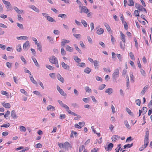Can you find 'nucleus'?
Returning <instances> with one entry per match:
<instances>
[{
	"label": "nucleus",
	"mask_w": 152,
	"mask_h": 152,
	"mask_svg": "<svg viewBox=\"0 0 152 152\" xmlns=\"http://www.w3.org/2000/svg\"><path fill=\"white\" fill-rule=\"evenodd\" d=\"M119 72L118 69H116L114 71L112 74L113 80L115 83H117V78L119 76Z\"/></svg>",
	"instance_id": "obj_1"
},
{
	"label": "nucleus",
	"mask_w": 152,
	"mask_h": 152,
	"mask_svg": "<svg viewBox=\"0 0 152 152\" xmlns=\"http://www.w3.org/2000/svg\"><path fill=\"white\" fill-rule=\"evenodd\" d=\"M79 8L80 10V12L81 13H87L89 11V10L85 6H81Z\"/></svg>",
	"instance_id": "obj_2"
},
{
	"label": "nucleus",
	"mask_w": 152,
	"mask_h": 152,
	"mask_svg": "<svg viewBox=\"0 0 152 152\" xmlns=\"http://www.w3.org/2000/svg\"><path fill=\"white\" fill-rule=\"evenodd\" d=\"M49 60L50 63L53 64L56 62H57L58 61L57 59L53 56L50 57L49 58Z\"/></svg>",
	"instance_id": "obj_3"
},
{
	"label": "nucleus",
	"mask_w": 152,
	"mask_h": 152,
	"mask_svg": "<svg viewBox=\"0 0 152 152\" xmlns=\"http://www.w3.org/2000/svg\"><path fill=\"white\" fill-rule=\"evenodd\" d=\"M57 89L61 95L63 96H66V93L64 92L63 90L59 86H57Z\"/></svg>",
	"instance_id": "obj_4"
},
{
	"label": "nucleus",
	"mask_w": 152,
	"mask_h": 152,
	"mask_svg": "<svg viewBox=\"0 0 152 152\" xmlns=\"http://www.w3.org/2000/svg\"><path fill=\"white\" fill-rule=\"evenodd\" d=\"M113 146V144L112 143H110L108 144L107 147H105V148L106 151H110L112 150Z\"/></svg>",
	"instance_id": "obj_5"
},
{
	"label": "nucleus",
	"mask_w": 152,
	"mask_h": 152,
	"mask_svg": "<svg viewBox=\"0 0 152 152\" xmlns=\"http://www.w3.org/2000/svg\"><path fill=\"white\" fill-rule=\"evenodd\" d=\"M29 8L37 12H39V9L36 7L35 6L33 5H30L28 6Z\"/></svg>",
	"instance_id": "obj_6"
},
{
	"label": "nucleus",
	"mask_w": 152,
	"mask_h": 152,
	"mask_svg": "<svg viewBox=\"0 0 152 152\" xmlns=\"http://www.w3.org/2000/svg\"><path fill=\"white\" fill-rule=\"evenodd\" d=\"M30 46V44L29 42L28 41H27L23 44V49L24 50H26L27 48L28 47H29Z\"/></svg>",
	"instance_id": "obj_7"
},
{
	"label": "nucleus",
	"mask_w": 152,
	"mask_h": 152,
	"mask_svg": "<svg viewBox=\"0 0 152 152\" xmlns=\"http://www.w3.org/2000/svg\"><path fill=\"white\" fill-rule=\"evenodd\" d=\"M70 41L68 40H67L65 39H63L61 41V45L64 47L66 44L69 42Z\"/></svg>",
	"instance_id": "obj_8"
},
{
	"label": "nucleus",
	"mask_w": 152,
	"mask_h": 152,
	"mask_svg": "<svg viewBox=\"0 0 152 152\" xmlns=\"http://www.w3.org/2000/svg\"><path fill=\"white\" fill-rule=\"evenodd\" d=\"M56 76L58 80H60L62 83H63L64 82V79L63 77H61V76L60 74H59V73L57 74Z\"/></svg>",
	"instance_id": "obj_9"
},
{
	"label": "nucleus",
	"mask_w": 152,
	"mask_h": 152,
	"mask_svg": "<svg viewBox=\"0 0 152 152\" xmlns=\"http://www.w3.org/2000/svg\"><path fill=\"white\" fill-rule=\"evenodd\" d=\"M120 137L117 135H114L112 136L111 139L113 142H115L117 140L119 139Z\"/></svg>",
	"instance_id": "obj_10"
},
{
	"label": "nucleus",
	"mask_w": 152,
	"mask_h": 152,
	"mask_svg": "<svg viewBox=\"0 0 152 152\" xmlns=\"http://www.w3.org/2000/svg\"><path fill=\"white\" fill-rule=\"evenodd\" d=\"M61 64L62 67L64 69L68 70L69 69V66L67 65L64 62H61Z\"/></svg>",
	"instance_id": "obj_11"
},
{
	"label": "nucleus",
	"mask_w": 152,
	"mask_h": 152,
	"mask_svg": "<svg viewBox=\"0 0 152 152\" xmlns=\"http://www.w3.org/2000/svg\"><path fill=\"white\" fill-rule=\"evenodd\" d=\"M104 29L101 28L98 29L96 32V33L98 35H101L103 33Z\"/></svg>",
	"instance_id": "obj_12"
},
{
	"label": "nucleus",
	"mask_w": 152,
	"mask_h": 152,
	"mask_svg": "<svg viewBox=\"0 0 152 152\" xmlns=\"http://www.w3.org/2000/svg\"><path fill=\"white\" fill-rule=\"evenodd\" d=\"M120 33L121 36V40L124 42V43H125L126 39L125 38V35L122 33L121 31H120Z\"/></svg>",
	"instance_id": "obj_13"
},
{
	"label": "nucleus",
	"mask_w": 152,
	"mask_h": 152,
	"mask_svg": "<svg viewBox=\"0 0 152 152\" xmlns=\"http://www.w3.org/2000/svg\"><path fill=\"white\" fill-rule=\"evenodd\" d=\"M113 92V90L111 88H109L107 89L105 91V92L108 93V94H111Z\"/></svg>",
	"instance_id": "obj_14"
},
{
	"label": "nucleus",
	"mask_w": 152,
	"mask_h": 152,
	"mask_svg": "<svg viewBox=\"0 0 152 152\" xmlns=\"http://www.w3.org/2000/svg\"><path fill=\"white\" fill-rule=\"evenodd\" d=\"M2 1L4 4L5 5L6 8L7 9L9 8L10 7L11 5L10 3L9 2L6 1L5 0H3Z\"/></svg>",
	"instance_id": "obj_15"
},
{
	"label": "nucleus",
	"mask_w": 152,
	"mask_h": 152,
	"mask_svg": "<svg viewBox=\"0 0 152 152\" xmlns=\"http://www.w3.org/2000/svg\"><path fill=\"white\" fill-rule=\"evenodd\" d=\"M148 86H145L143 88L142 90L141 91V94L142 95H143L144 94H145V92H146V90L148 89Z\"/></svg>",
	"instance_id": "obj_16"
},
{
	"label": "nucleus",
	"mask_w": 152,
	"mask_h": 152,
	"mask_svg": "<svg viewBox=\"0 0 152 152\" xmlns=\"http://www.w3.org/2000/svg\"><path fill=\"white\" fill-rule=\"evenodd\" d=\"M47 20L50 22H55L56 21L54 20L51 17L48 16H47Z\"/></svg>",
	"instance_id": "obj_17"
},
{
	"label": "nucleus",
	"mask_w": 152,
	"mask_h": 152,
	"mask_svg": "<svg viewBox=\"0 0 152 152\" xmlns=\"http://www.w3.org/2000/svg\"><path fill=\"white\" fill-rule=\"evenodd\" d=\"M28 37L26 36H21L19 37H17L16 39L18 40H26L28 39Z\"/></svg>",
	"instance_id": "obj_18"
},
{
	"label": "nucleus",
	"mask_w": 152,
	"mask_h": 152,
	"mask_svg": "<svg viewBox=\"0 0 152 152\" xmlns=\"http://www.w3.org/2000/svg\"><path fill=\"white\" fill-rule=\"evenodd\" d=\"M64 148H65L68 149L69 148L71 147V145L70 144V143L66 141L64 143Z\"/></svg>",
	"instance_id": "obj_19"
},
{
	"label": "nucleus",
	"mask_w": 152,
	"mask_h": 152,
	"mask_svg": "<svg viewBox=\"0 0 152 152\" xmlns=\"http://www.w3.org/2000/svg\"><path fill=\"white\" fill-rule=\"evenodd\" d=\"M47 109L48 110H50L54 111L55 110V107H54L51 105H49L47 107Z\"/></svg>",
	"instance_id": "obj_20"
},
{
	"label": "nucleus",
	"mask_w": 152,
	"mask_h": 152,
	"mask_svg": "<svg viewBox=\"0 0 152 152\" xmlns=\"http://www.w3.org/2000/svg\"><path fill=\"white\" fill-rule=\"evenodd\" d=\"M11 116L14 119L17 118H18V116L16 115L15 110H13L11 112Z\"/></svg>",
	"instance_id": "obj_21"
},
{
	"label": "nucleus",
	"mask_w": 152,
	"mask_h": 152,
	"mask_svg": "<svg viewBox=\"0 0 152 152\" xmlns=\"http://www.w3.org/2000/svg\"><path fill=\"white\" fill-rule=\"evenodd\" d=\"M3 107L6 108H9L10 107L11 105L9 103L4 102L2 104Z\"/></svg>",
	"instance_id": "obj_22"
},
{
	"label": "nucleus",
	"mask_w": 152,
	"mask_h": 152,
	"mask_svg": "<svg viewBox=\"0 0 152 152\" xmlns=\"http://www.w3.org/2000/svg\"><path fill=\"white\" fill-rule=\"evenodd\" d=\"M104 25L106 28L107 31L109 32L111 30V29L109 26V25L106 23H104Z\"/></svg>",
	"instance_id": "obj_23"
},
{
	"label": "nucleus",
	"mask_w": 152,
	"mask_h": 152,
	"mask_svg": "<svg viewBox=\"0 0 152 152\" xmlns=\"http://www.w3.org/2000/svg\"><path fill=\"white\" fill-rule=\"evenodd\" d=\"M32 59L34 61L35 65L39 67V65L36 59L33 56L32 57Z\"/></svg>",
	"instance_id": "obj_24"
},
{
	"label": "nucleus",
	"mask_w": 152,
	"mask_h": 152,
	"mask_svg": "<svg viewBox=\"0 0 152 152\" xmlns=\"http://www.w3.org/2000/svg\"><path fill=\"white\" fill-rule=\"evenodd\" d=\"M66 50L68 51L72 52L73 50V48H72L70 47L69 45H66Z\"/></svg>",
	"instance_id": "obj_25"
},
{
	"label": "nucleus",
	"mask_w": 152,
	"mask_h": 152,
	"mask_svg": "<svg viewBox=\"0 0 152 152\" xmlns=\"http://www.w3.org/2000/svg\"><path fill=\"white\" fill-rule=\"evenodd\" d=\"M16 25L20 29L23 30L24 29L23 26L22 24L20 23H17Z\"/></svg>",
	"instance_id": "obj_26"
},
{
	"label": "nucleus",
	"mask_w": 152,
	"mask_h": 152,
	"mask_svg": "<svg viewBox=\"0 0 152 152\" xmlns=\"http://www.w3.org/2000/svg\"><path fill=\"white\" fill-rule=\"evenodd\" d=\"M16 49L18 52H20L21 51L22 48L20 44L17 45L16 47Z\"/></svg>",
	"instance_id": "obj_27"
},
{
	"label": "nucleus",
	"mask_w": 152,
	"mask_h": 152,
	"mask_svg": "<svg viewBox=\"0 0 152 152\" xmlns=\"http://www.w3.org/2000/svg\"><path fill=\"white\" fill-rule=\"evenodd\" d=\"M133 145V143H132L131 144H128L124 146V149L129 148L132 147Z\"/></svg>",
	"instance_id": "obj_28"
},
{
	"label": "nucleus",
	"mask_w": 152,
	"mask_h": 152,
	"mask_svg": "<svg viewBox=\"0 0 152 152\" xmlns=\"http://www.w3.org/2000/svg\"><path fill=\"white\" fill-rule=\"evenodd\" d=\"M77 65L78 66L83 67H85L86 66L85 63L83 62L79 63Z\"/></svg>",
	"instance_id": "obj_29"
},
{
	"label": "nucleus",
	"mask_w": 152,
	"mask_h": 152,
	"mask_svg": "<svg viewBox=\"0 0 152 152\" xmlns=\"http://www.w3.org/2000/svg\"><path fill=\"white\" fill-rule=\"evenodd\" d=\"M30 78V80L35 85H37V81L34 79L33 76H31L29 77Z\"/></svg>",
	"instance_id": "obj_30"
},
{
	"label": "nucleus",
	"mask_w": 152,
	"mask_h": 152,
	"mask_svg": "<svg viewBox=\"0 0 152 152\" xmlns=\"http://www.w3.org/2000/svg\"><path fill=\"white\" fill-rule=\"evenodd\" d=\"M124 124L126 127L128 129H131V127L129 125L128 121L127 120H125L124 121Z\"/></svg>",
	"instance_id": "obj_31"
},
{
	"label": "nucleus",
	"mask_w": 152,
	"mask_h": 152,
	"mask_svg": "<svg viewBox=\"0 0 152 152\" xmlns=\"http://www.w3.org/2000/svg\"><path fill=\"white\" fill-rule=\"evenodd\" d=\"M91 71V69L88 67H86L84 70V72L87 74L89 73Z\"/></svg>",
	"instance_id": "obj_32"
},
{
	"label": "nucleus",
	"mask_w": 152,
	"mask_h": 152,
	"mask_svg": "<svg viewBox=\"0 0 152 152\" xmlns=\"http://www.w3.org/2000/svg\"><path fill=\"white\" fill-rule=\"evenodd\" d=\"M76 50L79 53H81V51L80 49L78 47L77 45L76 44L73 45Z\"/></svg>",
	"instance_id": "obj_33"
},
{
	"label": "nucleus",
	"mask_w": 152,
	"mask_h": 152,
	"mask_svg": "<svg viewBox=\"0 0 152 152\" xmlns=\"http://www.w3.org/2000/svg\"><path fill=\"white\" fill-rule=\"evenodd\" d=\"M74 60H75L76 62L77 63H80L79 62L81 61V59L77 56H75Z\"/></svg>",
	"instance_id": "obj_34"
},
{
	"label": "nucleus",
	"mask_w": 152,
	"mask_h": 152,
	"mask_svg": "<svg viewBox=\"0 0 152 152\" xmlns=\"http://www.w3.org/2000/svg\"><path fill=\"white\" fill-rule=\"evenodd\" d=\"M85 89L86 92H88L89 93H91V90L89 88L88 86H86L85 88Z\"/></svg>",
	"instance_id": "obj_35"
},
{
	"label": "nucleus",
	"mask_w": 152,
	"mask_h": 152,
	"mask_svg": "<svg viewBox=\"0 0 152 152\" xmlns=\"http://www.w3.org/2000/svg\"><path fill=\"white\" fill-rule=\"evenodd\" d=\"M120 45L121 48L123 50H124L125 48V43H124L123 44L122 42H121L120 43Z\"/></svg>",
	"instance_id": "obj_36"
},
{
	"label": "nucleus",
	"mask_w": 152,
	"mask_h": 152,
	"mask_svg": "<svg viewBox=\"0 0 152 152\" xmlns=\"http://www.w3.org/2000/svg\"><path fill=\"white\" fill-rule=\"evenodd\" d=\"M129 3L128 5L129 6H133L134 5V3L133 0H129Z\"/></svg>",
	"instance_id": "obj_37"
},
{
	"label": "nucleus",
	"mask_w": 152,
	"mask_h": 152,
	"mask_svg": "<svg viewBox=\"0 0 152 152\" xmlns=\"http://www.w3.org/2000/svg\"><path fill=\"white\" fill-rule=\"evenodd\" d=\"M58 16L62 18H65L67 17L66 15L64 14H60L58 15Z\"/></svg>",
	"instance_id": "obj_38"
},
{
	"label": "nucleus",
	"mask_w": 152,
	"mask_h": 152,
	"mask_svg": "<svg viewBox=\"0 0 152 152\" xmlns=\"http://www.w3.org/2000/svg\"><path fill=\"white\" fill-rule=\"evenodd\" d=\"M149 142L148 138L145 137L144 140V144L146 145H148V143Z\"/></svg>",
	"instance_id": "obj_39"
},
{
	"label": "nucleus",
	"mask_w": 152,
	"mask_h": 152,
	"mask_svg": "<svg viewBox=\"0 0 152 152\" xmlns=\"http://www.w3.org/2000/svg\"><path fill=\"white\" fill-rule=\"evenodd\" d=\"M81 23L85 27H87L88 25L87 23L84 20H81Z\"/></svg>",
	"instance_id": "obj_40"
},
{
	"label": "nucleus",
	"mask_w": 152,
	"mask_h": 152,
	"mask_svg": "<svg viewBox=\"0 0 152 152\" xmlns=\"http://www.w3.org/2000/svg\"><path fill=\"white\" fill-rule=\"evenodd\" d=\"M1 94L3 95H5L7 96H9V94L8 92L6 91H1Z\"/></svg>",
	"instance_id": "obj_41"
},
{
	"label": "nucleus",
	"mask_w": 152,
	"mask_h": 152,
	"mask_svg": "<svg viewBox=\"0 0 152 152\" xmlns=\"http://www.w3.org/2000/svg\"><path fill=\"white\" fill-rule=\"evenodd\" d=\"M37 45L38 49L40 52H42V45L39 43H37L36 45Z\"/></svg>",
	"instance_id": "obj_42"
},
{
	"label": "nucleus",
	"mask_w": 152,
	"mask_h": 152,
	"mask_svg": "<svg viewBox=\"0 0 152 152\" xmlns=\"http://www.w3.org/2000/svg\"><path fill=\"white\" fill-rule=\"evenodd\" d=\"M46 67L47 68L50 70H53L54 69V67L48 64H46Z\"/></svg>",
	"instance_id": "obj_43"
},
{
	"label": "nucleus",
	"mask_w": 152,
	"mask_h": 152,
	"mask_svg": "<svg viewBox=\"0 0 152 152\" xmlns=\"http://www.w3.org/2000/svg\"><path fill=\"white\" fill-rule=\"evenodd\" d=\"M140 72L141 73V74L143 76L145 75L146 73L145 71L144 70L141 68H140Z\"/></svg>",
	"instance_id": "obj_44"
},
{
	"label": "nucleus",
	"mask_w": 152,
	"mask_h": 152,
	"mask_svg": "<svg viewBox=\"0 0 152 152\" xmlns=\"http://www.w3.org/2000/svg\"><path fill=\"white\" fill-rule=\"evenodd\" d=\"M20 59L22 62H23V63L25 64H27L26 61L24 58L23 56H20Z\"/></svg>",
	"instance_id": "obj_45"
},
{
	"label": "nucleus",
	"mask_w": 152,
	"mask_h": 152,
	"mask_svg": "<svg viewBox=\"0 0 152 152\" xmlns=\"http://www.w3.org/2000/svg\"><path fill=\"white\" fill-rule=\"evenodd\" d=\"M93 62L95 68H96L99 65V61L97 60H95Z\"/></svg>",
	"instance_id": "obj_46"
},
{
	"label": "nucleus",
	"mask_w": 152,
	"mask_h": 152,
	"mask_svg": "<svg viewBox=\"0 0 152 152\" xmlns=\"http://www.w3.org/2000/svg\"><path fill=\"white\" fill-rule=\"evenodd\" d=\"M68 113L69 114L72 115L74 116H77V115L76 114L73 112L71 111L70 110H69L68 111Z\"/></svg>",
	"instance_id": "obj_47"
},
{
	"label": "nucleus",
	"mask_w": 152,
	"mask_h": 152,
	"mask_svg": "<svg viewBox=\"0 0 152 152\" xmlns=\"http://www.w3.org/2000/svg\"><path fill=\"white\" fill-rule=\"evenodd\" d=\"M20 129L21 131L25 132L26 131V128L23 126H20Z\"/></svg>",
	"instance_id": "obj_48"
},
{
	"label": "nucleus",
	"mask_w": 152,
	"mask_h": 152,
	"mask_svg": "<svg viewBox=\"0 0 152 152\" xmlns=\"http://www.w3.org/2000/svg\"><path fill=\"white\" fill-rule=\"evenodd\" d=\"M134 15L136 17L139 16V12L138 10H136L134 12Z\"/></svg>",
	"instance_id": "obj_49"
},
{
	"label": "nucleus",
	"mask_w": 152,
	"mask_h": 152,
	"mask_svg": "<svg viewBox=\"0 0 152 152\" xmlns=\"http://www.w3.org/2000/svg\"><path fill=\"white\" fill-rule=\"evenodd\" d=\"M105 86V85L104 84H102L99 86V90H102L104 88Z\"/></svg>",
	"instance_id": "obj_50"
},
{
	"label": "nucleus",
	"mask_w": 152,
	"mask_h": 152,
	"mask_svg": "<svg viewBox=\"0 0 152 152\" xmlns=\"http://www.w3.org/2000/svg\"><path fill=\"white\" fill-rule=\"evenodd\" d=\"M147 145H145L144 144V145H142V146L139 148V150L142 151L147 146Z\"/></svg>",
	"instance_id": "obj_51"
},
{
	"label": "nucleus",
	"mask_w": 152,
	"mask_h": 152,
	"mask_svg": "<svg viewBox=\"0 0 152 152\" xmlns=\"http://www.w3.org/2000/svg\"><path fill=\"white\" fill-rule=\"evenodd\" d=\"M146 134L145 135V137L148 138L149 137V130L148 129H146Z\"/></svg>",
	"instance_id": "obj_52"
},
{
	"label": "nucleus",
	"mask_w": 152,
	"mask_h": 152,
	"mask_svg": "<svg viewBox=\"0 0 152 152\" xmlns=\"http://www.w3.org/2000/svg\"><path fill=\"white\" fill-rule=\"evenodd\" d=\"M85 148V146L83 145H82L80 146L79 150V152H81L83 149Z\"/></svg>",
	"instance_id": "obj_53"
},
{
	"label": "nucleus",
	"mask_w": 152,
	"mask_h": 152,
	"mask_svg": "<svg viewBox=\"0 0 152 152\" xmlns=\"http://www.w3.org/2000/svg\"><path fill=\"white\" fill-rule=\"evenodd\" d=\"M129 56L132 60H134V57L133 53L132 52H130L129 53Z\"/></svg>",
	"instance_id": "obj_54"
},
{
	"label": "nucleus",
	"mask_w": 152,
	"mask_h": 152,
	"mask_svg": "<svg viewBox=\"0 0 152 152\" xmlns=\"http://www.w3.org/2000/svg\"><path fill=\"white\" fill-rule=\"evenodd\" d=\"M33 93L34 94H35L37 95H39L40 96H42V95L41 94H40V92L38 91H34Z\"/></svg>",
	"instance_id": "obj_55"
},
{
	"label": "nucleus",
	"mask_w": 152,
	"mask_h": 152,
	"mask_svg": "<svg viewBox=\"0 0 152 152\" xmlns=\"http://www.w3.org/2000/svg\"><path fill=\"white\" fill-rule=\"evenodd\" d=\"M135 103L136 104L140 106L141 104V101L139 99H137L135 101Z\"/></svg>",
	"instance_id": "obj_56"
},
{
	"label": "nucleus",
	"mask_w": 152,
	"mask_h": 152,
	"mask_svg": "<svg viewBox=\"0 0 152 152\" xmlns=\"http://www.w3.org/2000/svg\"><path fill=\"white\" fill-rule=\"evenodd\" d=\"M61 53L63 55H64L66 54V52L63 48L61 49Z\"/></svg>",
	"instance_id": "obj_57"
},
{
	"label": "nucleus",
	"mask_w": 152,
	"mask_h": 152,
	"mask_svg": "<svg viewBox=\"0 0 152 152\" xmlns=\"http://www.w3.org/2000/svg\"><path fill=\"white\" fill-rule=\"evenodd\" d=\"M62 107L65 108L66 111L68 112V111L69 109V107H68L65 104H64L62 106Z\"/></svg>",
	"instance_id": "obj_58"
},
{
	"label": "nucleus",
	"mask_w": 152,
	"mask_h": 152,
	"mask_svg": "<svg viewBox=\"0 0 152 152\" xmlns=\"http://www.w3.org/2000/svg\"><path fill=\"white\" fill-rule=\"evenodd\" d=\"M89 99L90 98L88 97L86 98H83V100L86 103H88L89 100Z\"/></svg>",
	"instance_id": "obj_59"
},
{
	"label": "nucleus",
	"mask_w": 152,
	"mask_h": 152,
	"mask_svg": "<svg viewBox=\"0 0 152 152\" xmlns=\"http://www.w3.org/2000/svg\"><path fill=\"white\" fill-rule=\"evenodd\" d=\"M10 126V124L9 123H8L7 124H3L1 125V127H5V128H7L9 127Z\"/></svg>",
	"instance_id": "obj_60"
},
{
	"label": "nucleus",
	"mask_w": 152,
	"mask_h": 152,
	"mask_svg": "<svg viewBox=\"0 0 152 152\" xmlns=\"http://www.w3.org/2000/svg\"><path fill=\"white\" fill-rule=\"evenodd\" d=\"M58 145L60 148H64V143H58Z\"/></svg>",
	"instance_id": "obj_61"
},
{
	"label": "nucleus",
	"mask_w": 152,
	"mask_h": 152,
	"mask_svg": "<svg viewBox=\"0 0 152 152\" xmlns=\"http://www.w3.org/2000/svg\"><path fill=\"white\" fill-rule=\"evenodd\" d=\"M111 41L112 42V43L113 44H115V38H114V37L112 35H111Z\"/></svg>",
	"instance_id": "obj_62"
},
{
	"label": "nucleus",
	"mask_w": 152,
	"mask_h": 152,
	"mask_svg": "<svg viewBox=\"0 0 152 152\" xmlns=\"http://www.w3.org/2000/svg\"><path fill=\"white\" fill-rule=\"evenodd\" d=\"M126 111L129 115H133V113L129 109L127 108L126 109Z\"/></svg>",
	"instance_id": "obj_63"
},
{
	"label": "nucleus",
	"mask_w": 152,
	"mask_h": 152,
	"mask_svg": "<svg viewBox=\"0 0 152 152\" xmlns=\"http://www.w3.org/2000/svg\"><path fill=\"white\" fill-rule=\"evenodd\" d=\"M20 91L23 94H24L25 95H27V92L26 91L23 89H21L20 90Z\"/></svg>",
	"instance_id": "obj_64"
}]
</instances>
